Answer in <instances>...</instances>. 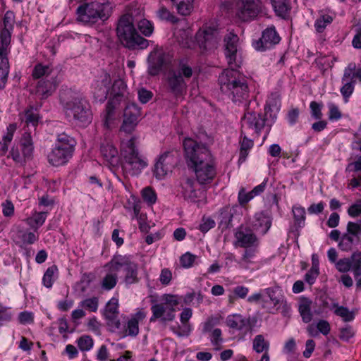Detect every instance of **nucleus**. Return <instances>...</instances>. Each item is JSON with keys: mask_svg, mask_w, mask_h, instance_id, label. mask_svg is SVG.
<instances>
[{"mask_svg": "<svg viewBox=\"0 0 361 361\" xmlns=\"http://www.w3.org/2000/svg\"><path fill=\"white\" fill-rule=\"evenodd\" d=\"M185 158L189 166L195 171L200 184L209 183L216 176L213 157L205 145L197 143L191 138L183 142Z\"/></svg>", "mask_w": 361, "mask_h": 361, "instance_id": "nucleus-1", "label": "nucleus"}, {"mask_svg": "<svg viewBox=\"0 0 361 361\" xmlns=\"http://www.w3.org/2000/svg\"><path fill=\"white\" fill-rule=\"evenodd\" d=\"M221 91L228 96L235 103L247 101L249 88L245 77L238 68L225 69L219 77Z\"/></svg>", "mask_w": 361, "mask_h": 361, "instance_id": "nucleus-2", "label": "nucleus"}, {"mask_svg": "<svg viewBox=\"0 0 361 361\" xmlns=\"http://www.w3.org/2000/svg\"><path fill=\"white\" fill-rule=\"evenodd\" d=\"M60 101L68 118H72L82 126L91 122L92 114L89 104L80 92L71 89L63 90L60 93Z\"/></svg>", "mask_w": 361, "mask_h": 361, "instance_id": "nucleus-3", "label": "nucleus"}, {"mask_svg": "<svg viewBox=\"0 0 361 361\" xmlns=\"http://www.w3.org/2000/svg\"><path fill=\"white\" fill-rule=\"evenodd\" d=\"M116 33L121 44L129 49H144L149 46V41L137 33L130 15H123L121 17L118 22Z\"/></svg>", "mask_w": 361, "mask_h": 361, "instance_id": "nucleus-4", "label": "nucleus"}, {"mask_svg": "<svg viewBox=\"0 0 361 361\" xmlns=\"http://www.w3.org/2000/svg\"><path fill=\"white\" fill-rule=\"evenodd\" d=\"M137 137L132 136L128 140H123L121 142V156L123 160V166L130 175L135 176L140 173L147 163L137 148Z\"/></svg>", "mask_w": 361, "mask_h": 361, "instance_id": "nucleus-5", "label": "nucleus"}, {"mask_svg": "<svg viewBox=\"0 0 361 361\" xmlns=\"http://www.w3.org/2000/svg\"><path fill=\"white\" fill-rule=\"evenodd\" d=\"M113 6L109 1H97L80 5L77 8L78 19L87 24H94L99 20L105 21L111 15Z\"/></svg>", "mask_w": 361, "mask_h": 361, "instance_id": "nucleus-6", "label": "nucleus"}, {"mask_svg": "<svg viewBox=\"0 0 361 361\" xmlns=\"http://www.w3.org/2000/svg\"><path fill=\"white\" fill-rule=\"evenodd\" d=\"M261 0H238L235 5V15L242 21L255 19L259 14H266Z\"/></svg>", "mask_w": 361, "mask_h": 361, "instance_id": "nucleus-7", "label": "nucleus"}, {"mask_svg": "<svg viewBox=\"0 0 361 361\" xmlns=\"http://www.w3.org/2000/svg\"><path fill=\"white\" fill-rule=\"evenodd\" d=\"M111 266L114 269H124V281L126 284H133L138 281V266L126 255H116L113 257Z\"/></svg>", "mask_w": 361, "mask_h": 361, "instance_id": "nucleus-8", "label": "nucleus"}, {"mask_svg": "<svg viewBox=\"0 0 361 361\" xmlns=\"http://www.w3.org/2000/svg\"><path fill=\"white\" fill-rule=\"evenodd\" d=\"M179 158L180 153L177 150L173 149L164 152L154 166L156 177L161 179L169 172H171L178 164Z\"/></svg>", "mask_w": 361, "mask_h": 361, "instance_id": "nucleus-9", "label": "nucleus"}, {"mask_svg": "<svg viewBox=\"0 0 361 361\" xmlns=\"http://www.w3.org/2000/svg\"><path fill=\"white\" fill-rule=\"evenodd\" d=\"M239 38L233 32H229L224 37L225 56L229 68H240L242 61L238 55Z\"/></svg>", "mask_w": 361, "mask_h": 361, "instance_id": "nucleus-10", "label": "nucleus"}, {"mask_svg": "<svg viewBox=\"0 0 361 361\" xmlns=\"http://www.w3.org/2000/svg\"><path fill=\"white\" fill-rule=\"evenodd\" d=\"M14 23V13L11 11H7L3 18L4 26L0 30V55L5 54V51L9 50Z\"/></svg>", "mask_w": 361, "mask_h": 361, "instance_id": "nucleus-11", "label": "nucleus"}, {"mask_svg": "<svg viewBox=\"0 0 361 361\" xmlns=\"http://www.w3.org/2000/svg\"><path fill=\"white\" fill-rule=\"evenodd\" d=\"M140 109L135 104H128L123 111V118L120 127V132L131 134L135 129L140 116Z\"/></svg>", "mask_w": 361, "mask_h": 361, "instance_id": "nucleus-12", "label": "nucleus"}, {"mask_svg": "<svg viewBox=\"0 0 361 361\" xmlns=\"http://www.w3.org/2000/svg\"><path fill=\"white\" fill-rule=\"evenodd\" d=\"M195 37L200 47L204 50L216 47L220 40L218 29L212 26H206L204 30H200Z\"/></svg>", "mask_w": 361, "mask_h": 361, "instance_id": "nucleus-13", "label": "nucleus"}, {"mask_svg": "<svg viewBox=\"0 0 361 361\" xmlns=\"http://www.w3.org/2000/svg\"><path fill=\"white\" fill-rule=\"evenodd\" d=\"M20 146L22 154L18 147H13L11 150V156L14 161L23 165L27 159L31 158L33 152V144L30 134L25 133L20 140Z\"/></svg>", "mask_w": 361, "mask_h": 361, "instance_id": "nucleus-14", "label": "nucleus"}, {"mask_svg": "<svg viewBox=\"0 0 361 361\" xmlns=\"http://www.w3.org/2000/svg\"><path fill=\"white\" fill-rule=\"evenodd\" d=\"M359 226L354 222L349 221L347 224L346 232L341 235L338 242V247L342 251L349 252L355 245L360 242Z\"/></svg>", "mask_w": 361, "mask_h": 361, "instance_id": "nucleus-15", "label": "nucleus"}, {"mask_svg": "<svg viewBox=\"0 0 361 361\" xmlns=\"http://www.w3.org/2000/svg\"><path fill=\"white\" fill-rule=\"evenodd\" d=\"M281 37L274 26L267 27L262 32V37L253 42L254 48L259 51L271 49L279 43Z\"/></svg>", "mask_w": 361, "mask_h": 361, "instance_id": "nucleus-16", "label": "nucleus"}, {"mask_svg": "<svg viewBox=\"0 0 361 361\" xmlns=\"http://www.w3.org/2000/svg\"><path fill=\"white\" fill-rule=\"evenodd\" d=\"M191 178H186L183 183V194L185 200L193 203H200L205 200V192Z\"/></svg>", "mask_w": 361, "mask_h": 361, "instance_id": "nucleus-17", "label": "nucleus"}, {"mask_svg": "<svg viewBox=\"0 0 361 361\" xmlns=\"http://www.w3.org/2000/svg\"><path fill=\"white\" fill-rule=\"evenodd\" d=\"M279 288V286L267 288L264 290V293L267 295L274 305V310L270 311V312L275 313V312L280 311L283 316H286L290 312V307L286 300L284 299L283 296L276 295V290Z\"/></svg>", "mask_w": 361, "mask_h": 361, "instance_id": "nucleus-18", "label": "nucleus"}, {"mask_svg": "<svg viewBox=\"0 0 361 361\" xmlns=\"http://www.w3.org/2000/svg\"><path fill=\"white\" fill-rule=\"evenodd\" d=\"M166 89L169 92L178 97L185 92L187 83L182 75H179V73L171 70L169 72L167 75Z\"/></svg>", "mask_w": 361, "mask_h": 361, "instance_id": "nucleus-19", "label": "nucleus"}, {"mask_svg": "<svg viewBox=\"0 0 361 361\" xmlns=\"http://www.w3.org/2000/svg\"><path fill=\"white\" fill-rule=\"evenodd\" d=\"M265 119L261 114L254 111H247L242 119L241 135L245 134L247 128L252 129L255 133H259L264 127Z\"/></svg>", "mask_w": 361, "mask_h": 361, "instance_id": "nucleus-20", "label": "nucleus"}, {"mask_svg": "<svg viewBox=\"0 0 361 361\" xmlns=\"http://www.w3.org/2000/svg\"><path fill=\"white\" fill-rule=\"evenodd\" d=\"M73 151L56 146L48 154V161L54 166H59L66 164L72 157Z\"/></svg>", "mask_w": 361, "mask_h": 361, "instance_id": "nucleus-21", "label": "nucleus"}, {"mask_svg": "<svg viewBox=\"0 0 361 361\" xmlns=\"http://www.w3.org/2000/svg\"><path fill=\"white\" fill-rule=\"evenodd\" d=\"M59 84V80L56 75L43 78L38 81L36 86V92L41 96V99H46L56 91Z\"/></svg>", "mask_w": 361, "mask_h": 361, "instance_id": "nucleus-22", "label": "nucleus"}, {"mask_svg": "<svg viewBox=\"0 0 361 361\" xmlns=\"http://www.w3.org/2000/svg\"><path fill=\"white\" fill-rule=\"evenodd\" d=\"M272 216L270 212L263 211L255 214L252 221V228L260 233L262 235L266 234L271 226Z\"/></svg>", "mask_w": 361, "mask_h": 361, "instance_id": "nucleus-23", "label": "nucleus"}, {"mask_svg": "<svg viewBox=\"0 0 361 361\" xmlns=\"http://www.w3.org/2000/svg\"><path fill=\"white\" fill-rule=\"evenodd\" d=\"M118 300L116 298H111L106 304L104 313L105 319L108 321V324L116 329H119L121 328V323L118 319Z\"/></svg>", "mask_w": 361, "mask_h": 361, "instance_id": "nucleus-24", "label": "nucleus"}, {"mask_svg": "<svg viewBox=\"0 0 361 361\" xmlns=\"http://www.w3.org/2000/svg\"><path fill=\"white\" fill-rule=\"evenodd\" d=\"M113 258L104 266L107 269V273L102 280L101 286L105 290H110L114 288L118 281V269H114L111 266Z\"/></svg>", "mask_w": 361, "mask_h": 361, "instance_id": "nucleus-25", "label": "nucleus"}, {"mask_svg": "<svg viewBox=\"0 0 361 361\" xmlns=\"http://www.w3.org/2000/svg\"><path fill=\"white\" fill-rule=\"evenodd\" d=\"M148 73L150 75L154 76L159 73L165 63V56L163 52H156L149 56Z\"/></svg>", "mask_w": 361, "mask_h": 361, "instance_id": "nucleus-26", "label": "nucleus"}, {"mask_svg": "<svg viewBox=\"0 0 361 361\" xmlns=\"http://www.w3.org/2000/svg\"><path fill=\"white\" fill-rule=\"evenodd\" d=\"M228 326L235 330L248 329L250 328V318L245 317L241 314L230 315L226 319Z\"/></svg>", "mask_w": 361, "mask_h": 361, "instance_id": "nucleus-27", "label": "nucleus"}, {"mask_svg": "<svg viewBox=\"0 0 361 361\" xmlns=\"http://www.w3.org/2000/svg\"><path fill=\"white\" fill-rule=\"evenodd\" d=\"M100 152L108 164L115 166L118 163V150L109 142H103L100 146Z\"/></svg>", "mask_w": 361, "mask_h": 361, "instance_id": "nucleus-28", "label": "nucleus"}, {"mask_svg": "<svg viewBox=\"0 0 361 361\" xmlns=\"http://www.w3.org/2000/svg\"><path fill=\"white\" fill-rule=\"evenodd\" d=\"M238 243L240 247H248L257 241L256 235L251 230L240 228L235 234Z\"/></svg>", "mask_w": 361, "mask_h": 361, "instance_id": "nucleus-29", "label": "nucleus"}, {"mask_svg": "<svg viewBox=\"0 0 361 361\" xmlns=\"http://www.w3.org/2000/svg\"><path fill=\"white\" fill-rule=\"evenodd\" d=\"M163 304L166 306V307H167L168 311L165 317L161 319V322H166L167 321L173 320L175 318V307L179 304L178 297L173 295L166 294L163 295Z\"/></svg>", "mask_w": 361, "mask_h": 361, "instance_id": "nucleus-30", "label": "nucleus"}, {"mask_svg": "<svg viewBox=\"0 0 361 361\" xmlns=\"http://www.w3.org/2000/svg\"><path fill=\"white\" fill-rule=\"evenodd\" d=\"M350 70H352V67L350 68H345L341 79L343 86L341 87L340 91L345 102L348 101V98L353 94L355 85V83L349 78Z\"/></svg>", "mask_w": 361, "mask_h": 361, "instance_id": "nucleus-31", "label": "nucleus"}, {"mask_svg": "<svg viewBox=\"0 0 361 361\" xmlns=\"http://www.w3.org/2000/svg\"><path fill=\"white\" fill-rule=\"evenodd\" d=\"M312 301L305 297L300 299L298 304V311L301 316L302 320L305 323H309L312 321L313 314L312 312Z\"/></svg>", "mask_w": 361, "mask_h": 361, "instance_id": "nucleus-32", "label": "nucleus"}, {"mask_svg": "<svg viewBox=\"0 0 361 361\" xmlns=\"http://www.w3.org/2000/svg\"><path fill=\"white\" fill-rule=\"evenodd\" d=\"M38 240V236L34 233L19 229L17 231L13 240L20 247L32 245Z\"/></svg>", "mask_w": 361, "mask_h": 361, "instance_id": "nucleus-33", "label": "nucleus"}, {"mask_svg": "<svg viewBox=\"0 0 361 361\" xmlns=\"http://www.w3.org/2000/svg\"><path fill=\"white\" fill-rule=\"evenodd\" d=\"M173 71L179 73V75H182L185 81L190 79L193 75L192 63L187 57L179 59L177 68Z\"/></svg>", "mask_w": 361, "mask_h": 361, "instance_id": "nucleus-34", "label": "nucleus"}, {"mask_svg": "<svg viewBox=\"0 0 361 361\" xmlns=\"http://www.w3.org/2000/svg\"><path fill=\"white\" fill-rule=\"evenodd\" d=\"M119 104L114 101H109L103 113L104 126L106 128H111L116 118V109Z\"/></svg>", "mask_w": 361, "mask_h": 361, "instance_id": "nucleus-35", "label": "nucleus"}, {"mask_svg": "<svg viewBox=\"0 0 361 361\" xmlns=\"http://www.w3.org/2000/svg\"><path fill=\"white\" fill-rule=\"evenodd\" d=\"M126 92V85L125 82L121 80H116L112 85L111 94L112 98L109 101L120 104L125 97Z\"/></svg>", "mask_w": 361, "mask_h": 361, "instance_id": "nucleus-36", "label": "nucleus"}, {"mask_svg": "<svg viewBox=\"0 0 361 361\" xmlns=\"http://www.w3.org/2000/svg\"><path fill=\"white\" fill-rule=\"evenodd\" d=\"M9 50L5 51V54L0 55V89L2 90L5 87L8 73H9V63L7 55Z\"/></svg>", "mask_w": 361, "mask_h": 361, "instance_id": "nucleus-37", "label": "nucleus"}, {"mask_svg": "<svg viewBox=\"0 0 361 361\" xmlns=\"http://www.w3.org/2000/svg\"><path fill=\"white\" fill-rule=\"evenodd\" d=\"M111 82V79L110 75L103 71L99 80H97L95 82V87L101 92V94L106 97L109 91L110 84Z\"/></svg>", "mask_w": 361, "mask_h": 361, "instance_id": "nucleus-38", "label": "nucleus"}, {"mask_svg": "<svg viewBox=\"0 0 361 361\" xmlns=\"http://www.w3.org/2000/svg\"><path fill=\"white\" fill-rule=\"evenodd\" d=\"M353 262V271L356 280V286L361 288V252L357 251L352 254Z\"/></svg>", "mask_w": 361, "mask_h": 361, "instance_id": "nucleus-39", "label": "nucleus"}, {"mask_svg": "<svg viewBox=\"0 0 361 361\" xmlns=\"http://www.w3.org/2000/svg\"><path fill=\"white\" fill-rule=\"evenodd\" d=\"M176 4L177 11L179 14L186 16H189L194 8V0H171Z\"/></svg>", "mask_w": 361, "mask_h": 361, "instance_id": "nucleus-40", "label": "nucleus"}, {"mask_svg": "<svg viewBox=\"0 0 361 361\" xmlns=\"http://www.w3.org/2000/svg\"><path fill=\"white\" fill-rule=\"evenodd\" d=\"M269 345V342L262 334L255 336L252 341V348L257 353H268Z\"/></svg>", "mask_w": 361, "mask_h": 361, "instance_id": "nucleus-41", "label": "nucleus"}, {"mask_svg": "<svg viewBox=\"0 0 361 361\" xmlns=\"http://www.w3.org/2000/svg\"><path fill=\"white\" fill-rule=\"evenodd\" d=\"M53 69L49 65H42V63L37 64L32 71V77L39 79L42 77L48 78L53 74Z\"/></svg>", "mask_w": 361, "mask_h": 361, "instance_id": "nucleus-42", "label": "nucleus"}, {"mask_svg": "<svg viewBox=\"0 0 361 361\" xmlns=\"http://www.w3.org/2000/svg\"><path fill=\"white\" fill-rule=\"evenodd\" d=\"M75 144L76 142L73 137L65 133H63L58 135L57 142L55 145L61 147H66V149L73 151Z\"/></svg>", "mask_w": 361, "mask_h": 361, "instance_id": "nucleus-43", "label": "nucleus"}, {"mask_svg": "<svg viewBox=\"0 0 361 361\" xmlns=\"http://www.w3.org/2000/svg\"><path fill=\"white\" fill-rule=\"evenodd\" d=\"M292 212L294 219L295 226L302 228L305 226V209L301 206H293Z\"/></svg>", "mask_w": 361, "mask_h": 361, "instance_id": "nucleus-44", "label": "nucleus"}, {"mask_svg": "<svg viewBox=\"0 0 361 361\" xmlns=\"http://www.w3.org/2000/svg\"><path fill=\"white\" fill-rule=\"evenodd\" d=\"M46 218V212H35L32 216L26 219V223L30 227L37 229L44 223Z\"/></svg>", "mask_w": 361, "mask_h": 361, "instance_id": "nucleus-45", "label": "nucleus"}, {"mask_svg": "<svg viewBox=\"0 0 361 361\" xmlns=\"http://www.w3.org/2000/svg\"><path fill=\"white\" fill-rule=\"evenodd\" d=\"M243 140L240 141V161H244L248 155V151L253 147V140L248 139L245 135H241Z\"/></svg>", "mask_w": 361, "mask_h": 361, "instance_id": "nucleus-46", "label": "nucleus"}, {"mask_svg": "<svg viewBox=\"0 0 361 361\" xmlns=\"http://www.w3.org/2000/svg\"><path fill=\"white\" fill-rule=\"evenodd\" d=\"M152 315L149 319L151 322H155L157 319H161L165 317L168 309L163 303H156L151 307Z\"/></svg>", "mask_w": 361, "mask_h": 361, "instance_id": "nucleus-47", "label": "nucleus"}, {"mask_svg": "<svg viewBox=\"0 0 361 361\" xmlns=\"http://www.w3.org/2000/svg\"><path fill=\"white\" fill-rule=\"evenodd\" d=\"M273 8L277 16L285 18L290 11L291 6L288 0H280Z\"/></svg>", "mask_w": 361, "mask_h": 361, "instance_id": "nucleus-48", "label": "nucleus"}, {"mask_svg": "<svg viewBox=\"0 0 361 361\" xmlns=\"http://www.w3.org/2000/svg\"><path fill=\"white\" fill-rule=\"evenodd\" d=\"M220 222L219 225L224 228H228L233 219V213L228 207H223L219 214Z\"/></svg>", "mask_w": 361, "mask_h": 361, "instance_id": "nucleus-49", "label": "nucleus"}, {"mask_svg": "<svg viewBox=\"0 0 361 361\" xmlns=\"http://www.w3.org/2000/svg\"><path fill=\"white\" fill-rule=\"evenodd\" d=\"M333 21V18L329 15H322L317 18L314 23V27L317 32L322 33L326 27L331 24Z\"/></svg>", "mask_w": 361, "mask_h": 361, "instance_id": "nucleus-50", "label": "nucleus"}, {"mask_svg": "<svg viewBox=\"0 0 361 361\" xmlns=\"http://www.w3.org/2000/svg\"><path fill=\"white\" fill-rule=\"evenodd\" d=\"M93 279L94 275L91 273H85L82 275L80 281L77 283V287L81 293L86 292Z\"/></svg>", "mask_w": 361, "mask_h": 361, "instance_id": "nucleus-51", "label": "nucleus"}, {"mask_svg": "<svg viewBox=\"0 0 361 361\" xmlns=\"http://www.w3.org/2000/svg\"><path fill=\"white\" fill-rule=\"evenodd\" d=\"M157 16L162 20L176 23L178 19L165 6H161L157 11Z\"/></svg>", "mask_w": 361, "mask_h": 361, "instance_id": "nucleus-52", "label": "nucleus"}, {"mask_svg": "<svg viewBox=\"0 0 361 361\" xmlns=\"http://www.w3.org/2000/svg\"><path fill=\"white\" fill-rule=\"evenodd\" d=\"M336 268L339 272L345 273L353 269V262L352 259V256L350 258H343L340 259L335 264Z\"/></svg>", "mask_w": 361, "mask_h": 361, "instance_id": "nucleus-53", "label": "nucleus"}, {"mask_svg": "<svg viewBox=\"0 0 361 361\" xmlns=\"http://www.w3.org/2000/svg\"><path fill=\"white\" fill-rule=\"evenodd\" d=\"M57 267L55 265H53L47 269L42 279L43 284L44 286L47 288H51L54 282V275L56 272H57Z\"/></svg>", "mask_w": 361, "mask_h": 361, "instance_id": "nucleus-54", "label": "nucleus"}, {"mask_svg": "<svg viewBox=\"0 0 361 361\" xmlns=\"http://www.w3.org/2000/svg\"><path fill=\"white\" fill-rule=\"evenodd\" d=\"M139 30L146 37H149L153 31L152 24L147 19H142L137 23Z\"/></svg>", "mask_w": 361, "mask_h": 361, "instance_id": "nucleus-55", "label": "nucleus"}, {"mask_svg": "<svg viewBox=\"0 0 361 361\" xmlns=\"http://www.w3.org/2000/svg\"><path fill=\"white\" fill-rule=\"evenodd\" d=\"M171 330L180 337L187 336L190 334L191 326L190 324L182 323V325L171 326Z\"/></svg>", "mask_w": 361, "mask_h": 361, "instance_id": "nucleus-56", "label": "nucleus"}, {"mask_svg": "<svg viewBox=\"0 0 361 361\" xmlns=\"http://www.w3.org/2000/svg\"><path fill=\"white\" fill-rule=\"evenodd\" d=\"M99 300L97 297H93L91 298H87L83 300L80 302V306L89 310L92 312H96L98 309Z\"/></svg>", "mask_w": 361, "mask_h": 361, "instance_id": "nucleus-57", "label": "nucleus"}, {"mask_svg": "<svg viewBox=\"0 0 361 361\" xmlns=\"http://www.w3.org/2000/svg\"><path fill=\"white\" fill-rule=\"evenodd\" d=\"M335 314L343 319L344 322H350L354 319V313L350 312L347 307L340 306L335 310Z\"/></svg>", "mask_w": 361, "mask_h": 361, "instance_id": "nucleus-58", "label": "nucleus"}, {"mask_svg": "<svg viewBox=\"0 0 361 361\" xmlns=\"http://www.w3.org/2000/svg\"><path fill=\"white\" fill-rule=\"evenodd\" d=\"M78 345L82 351L89 350L93 346V340L90 336H82L78 340Z\"/></svg>", "mask_w": 361, "mask_h": 361, "instance_id": "nucleus-59", "label": "nucleus"}, {"mask_svg": "<svg viewBox=\"0 0 361 361\" xmlns=\"http://www.w3.org/2000/svg\"><path fill=\"white\" fill-rule=\"evenodd\" d=\"M142 199L149 204L155 203L157 195L154 191L149 187L144 188L142 191Z\"/></svg>", "mask_w": 361, "mask_h": 361, "instance_id": "nucleus-60", "label": "nucleus"}, {"mask_svg": "<svg viewBox=\"0 0 361 361\" xmlns=\"http://www.w3.org/2000/svg\"><path fill=\"white\" fill-rule=\"evenodd\" d=\"M126 335L135 336L139 333V324L135 319H130L127 323Z\"/></svg>", "mask_w": 361, "mask_h": 361, "instance_id": "nucleus-61", "label": "nucleus"}, {"mask_svg": "<svg viewBox=\"0 0 361 361\" xmlns=\"http://www.w3.org/2000/svg\"><path fill=\"white\" fill-rule=\"evenodd\" d=\"M196 259V256L190 252H186L180 258V263L184 268L191 267Z\"/></svg>", "mask_w": 361, "mask_h": 361, "instance_id": "nucleus-62", "label": "nucleus"}, {"mask_svg": "<svg viewBox=\"0 0 361 361\" xmlns=\"http://www.w3.org/2000/svg\"><path fill=\"white\" fill-rule=\"evenodd\" d=\"M2 212L4 216L11 217L14 214V205L10 200H6L1 204Z\"/></svg>", "mask_w": 361, "mask_h": 361, "instance_id": "nucleus-63", "label": "nucleus"}, {"mask_svg": "<svg viewBox=\"0 0 361 361\" xmlns=\"http://www.w3.org/2000/svg\"><path fill=\"white\" fill-rule=\"evenodd\" d=\"M319 275V269L310 268V269L305 274L304 279L309 285L311 286L314 283L316 279Z\"/></svg>", "mask_w": 361, "mask_h": 361, "instance_id": "nucleus-64", "label": "nucleus"}]
</instances>
